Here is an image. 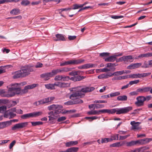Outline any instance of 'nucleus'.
I'll return each mask as SVG.
<instances>
[{
    "instance_id": "f257e3e1",
    "label": "nucleus",
    "mask_w": 152,
    "mask_h": 152,
    "mask_svg": "<svg viewBox=\"0 0 152 152\" xmlns=\"http://www.w3.org/2000/svg\"><path fill=\"white\" fill-rule=\"evenodd\" d=\"M19 85V84L17 83L11 84L8 88L7 92L5 94V96L7 97H10L13 96L16 94L22 95L25 94L28 92V90L31 89L36 87L38 86V84H33L28 85L25 86L23 89H21Z\"/></svg>"
},
{
    "instance_id": "f03ea898",
    "label": "nucleus",
    "mask_w": 152,
    "mask_h": 152,
    "mask_svg": "<svg viewBox=\"0 0 152 152\" xmlns=\"http://www.w3.org/2000/svg\"><path fill=\"white\" fill-rule=\"evenodd\" d=\"M63 106L61 105L53 104L48 107V109L49 110H54L55 114L57 115L59 113L65 114L69 112L68 110L63 109Z\"/></svg>"
},
{
    "instance_id": "7ed1b4c3",
    "label": "nucleus",
    "mask_w": 152,
    "mask_h": 152,
    "mask_svg": "<svg viewBox=\"0 0 152 152\" xmlns=\"http://www.w3.org/2000/svg\"><path fill=\"white\" fill-rule=\"evenodd\" d=\"M79 87H80V86L76 88H73V89L72 91L73 92L69 96L70 99L74 101L76 99L82 98L85 96V94L77 90V88Z\"/></svg>"
},
{
    "instance_id": "20e7f679",
    "label": "nucleus",
    "mask_w": 152,
    "mask_h": 152,
    "mask_svg": "<svg viewBox=\"0 0 152 152\" xmlns=\"http://www.w3.org/2000/svg\"><path fill=\"white\" fill-rule=\"evenodd\" d=\"M84 61L85 60L83 59H73L67 61H63L60 63V66H64L70 65H77L83 63Z\"/></svg>"
},
{
    "instance_id": "39448f33",
    "label": "nucleus",
    "mask_w": 152,
    "mask_h": 152,
    "mask_svg": "<svg viewBox=\"0 0 152 152\" xmlns=\"http://www.w3.org/2000/svg\"><path fill=\"white\" fill-rule=\"evenodd\" d=\"M42 113H43L42 111L34 112L24 114L21 115L20 117L22 119H26L30 118L36 117L41 115Z\"/></svg>"
},
{
    "instance_id": "423d86ee",
    "label": "nucleus",
    "mask_w": 152,
    "mask_h": 152,
    "mask_svg": "<svg viewBox=\"0 0 152 152\" xmlns=\"http://www.w3.org/2000/svg\"><path fill=\"white\" fill-rule=\"evenodd\" d=\"M132 109V106H129L120 108H116V114L120 115L122 114L126 113Z\"/></svg>"
},
{
    "instance_id": "0eeeda50",
    "label": "nucleus",
    "mask_w": 152,
    "mask_h": 152,
    "mask_svg": "<svg viewBox=\"0 0 152 152\" xmlns=\"http://www.w3.org/2000/svg\"><path fill=\"white\" fill-rule=\"evenodd\" d=\"M152 141L151 138H146L134 141L135 145L137 146L143 145L148 143Z\"/></svg>"
},
{
    "instance_id": "6e6552de",
    "label": "nucleus",
    "mask_w": 152,
    "mask_h": 152,
    "mask_svg": "<svg viewBox=\"0 0 152 152\" xmlns=\"http://www.w3.org/2000/svg\"><path fill=\"white\" fill-rule=\"evenodd\" d=\"M20 70L24 77L29 75L30 74V72L33 71L32 69L28 66L22 67Z\"/></svg>"
},
{
    "instance_id": "1a4fd4ad",
    "label": "nucleus",
    "mask_w": 152,
    "mask_h": 152,
    "mask_svg": "<svg viewBox=\"0 0 152 152\" xmlns=\"http://www.w3.org/2000/svg\"><path fill=\"white\" fill-rule=\"evenodd\" d=\"M137 101L135 104L138 107H142L144 105V99L143 96H139L136 98Z\"/></svg>"
},
{
    "instance_id": "9d476101",
    "label": "nucleus",
    "mask_w": 152,
    "mask_h": 152,
    "mask_svg": "<svg viewBox=\"0 0 152 152\" xmlns=\"http://www.w3.org/2000/svg\"><path fill=\"white\" fill-rule=\"evenodd\" d=\"M28 124L27 122L19 123L14 125L12 128V130H15L17 129H20L26 127Z\"/></svg>"
},
{
    "instance_id": "9b49d317",
    "label": "nucleus",
    "mask_w": 152,
    "mask_h": 152,
    "mask_svg": "<svg viewBox=\"0 0 152 152\" xmlns=\"http://www.w3.org/2000/svg\"><path fill=\"white\" fill-rule=\"evenodd\" d=\"M55 99V97L54 96L44 98L38 101V104H44L48 103L53 101Z\"/></svg>"
},
{
    "instance_id": "f8f14e48",
    "label": "nucleus",
    "mask_w": 152,
    "mask_h": 152,
    "mask_svg": "<svg viewBox=\"0 0 152 152\" xmlns=\"http://www.w3.org/2000/svg\"><path fill=\"white\" fill-rule=\"evenodd\" d=\"M140 124V122H136L135 121L131 122L130 124L132 126L131 128L132 129L134 130L141 129V128L139 126Z\"/></svg>"
},
{
    "instance_id": "ddd939ff",
    "label": "nucleus",
    "mask_w": 152,
    "mask_h": 152,
    "mask_svg": "<svg viewBox=\"0 0 152 152\" xmlns=\"http://www.w3.org/2000/svg\"><path fill=\"white\" fill-rule=\"evenodd\" d=\"M142 65V64L141 63L132 64L127 66V68L130 69H134L140 67Z\"/></svg>"
},
{
    "instance_id": "4468645a",
    "label": "nucleus",
    "mask_w": 152,
    "mask_h": 152,
    "mask_svg": "<svg viewBox=\"0 0 152 152\" xmlns=\"http://www.w3.org/2000/svg\"><path fill=\"white\" fill-rule=\"evenodd\" d=\"M95 89V88L93 87H86L83 88L80 90H78L79 91H80L81 92L87 93L89 92H91L94 91Z\"/></svg>"
},
{
    "instance_id": "2eb2a0df",
    "label": "nucleus",
    "mask_w": 152,
    "mask_h": 152,
    "mask_svg": "<svg viewBox=\"0 0 152 152\" xmlns=\"http://www.w3.org/2000/svg\"><path fill=\"white\" fill-rule=\"evenodd\" d=\"M41 77L42 78L45 80H47L50 79V77H53L50 72L42 74L41 75Z\"/></svg>"
},
{
    "instance_id": "dca6fc26",
    "label": "nucleus",
    "mask_w": 152,
    "mask_h": 152,
    "mask_svg": "<svg viewBox=\"0 0 152 152\" xmlns=\"http://www.w3.org/2000/svg\"><path fill=\"white\" fill-rule=\"evenodd\" d=\"M116 108L102 110V113H107L108 114H113L116 113Z\"/></svg>"
},
{
    "instance_id": "f3484780",
    "label": "nucleus",
    "mask_w": 152,
    "mask_h": 152,
    "mask_svg": "<svg viewBox=\"0 0 152 152\" xmlns=\"http://www.w3.org/2000/svg\"><path fill=\"white\" fill-rule=\"evenodd\" d=\"M133 59V58L131 55H129L124 56V62L125 64L128 63L129 62H132L133 60L131 61V60Z\"/></svg>"
},
{
    "instance_id": "a211bd4d",
    "label": "nucleus",
    "mask_w": 152,
    "mask_h": 152,
    "mask_svg": "<svg viewBox=\"0 0 152 152\" xmlns=\"http://www.w3.org/2000/svg\"><path fill=\"white\" fill-rule=\"evenodd\" d=\"M85 77L82 76H77L71 77L70 78V80L74 81H78L82 80L85 78Z\"/></svg>"
},
{
    "instance_id": "6ab92c4d",
    "label": "nucleus",
    "mask_w": 152,
    "mask_h": 152,
    "mask_svg": "<svg viewBox=\"0 0 152 152\" xmlns=\"http://www.w3.org/2000/svg\"><path fill=\"white\" fill-rule=\"evenodd\" d=\"M111 77V73H108L107 74H102L98 76V78L99 79H106Z\"/></svg>"
},
{
    "instance_id": "aec40b11",
    "label": "nucleus",
    "mask_w": 152,
    "mask_h": 152,
    "mask_svg": "<svg viewBox=\"0 0 152 152\" xmlns=\"http://www.w3.org/2000/svg\"><path fill=\"white\" fill-rule=\"evenodd\" d=\"M150 89V87L140 88L137 89V91L141 93H143L149 91Z\"/></svg>"
},
{
    "instance_id": "412c9836",
    "label": "nucleus",
    "mask_w": 152,
    "mask_h": 152,
    "mask_svg": "<svg viewBox=\"0 0 152 152\" xmlns=\"http://www.w3.org/2000/svg\"><path fill=\"white\" fill-rule=\"evenodd\" d=\"M56 37L57 39H54V40L55 41L66 40L64 36L62 34H58L56 35Z\"/></svg>"
},
{
    "instance_id": "4be33fe9",
    "label": "nucleus",
    "mask_w": 152,
    "mask_h": 152,
    "mask_svg": "<svg viewBox=\"0 0 152 152\" xmlns=\"http://www.w3.org/2000/svg\"><path fill=\"white\" fill-rule=\"evenodd\" d=\"M24 76L20 70H18L15 72V74L13 76V78L17 79L19 78L24 77Z\"/></svg>"
},
{
    "instance_id": "5701e85b",
    "label": "nucleus",
    "mask_w": 152,
    "mask_h": 152,
    "mask_svg": "<svg viewBox=\"0 0 152 152\" xmlns=\"http://www.w3.org/2000/svg\"><path fill=\"white\" fill-rule=\"evenodd\" d=\"M11 121L0 123L1 129H3L7 126H8L11 124Z\"/></svg>"
},
{
    "instance_id": "b1692460",
    "label": "nucleus",
    "mask_w": 152,
    "mask_h": 152,
    "mask_svg": "<svg viewBox=\"0 0 152 152\" xmlns=\"http://www.w3.org/2000/svg\"><path fill=\"white\" fill-rule=\"evenodd\" d=\"M125 144L124 141H123L122 142H115L110 145V147H119L124 145Z\"/></svg>"
},
{
    "instance_id": "393cba45",
    "label": "nucleus",
    "mask_w": 152,
    "mask_h": 152,
    "mask_svg": "<svg viewBox=\"0 0 152 152\" xmlns=\"http://www.w3.org/2000/svg\"><path fill=\"white\" fill-rule=\"evenodd\" d=\"M101 113H102V110L91 111L88 112V114L90 115H99Z\"/></svg>"
},
{
    "instance_id": "a878e982",
    "label": "nucleus",
    "mask_w": 152,
    "mask_h": 152,
    "mask_svg": "<svg viewBox=\"0 0 152 152\" xmlns=\"http://www.w3.org/2000/svg\"><path fill=\"white\" fill-rule=\"evenodd\" d=\"M127 72L126 71H117L114 72L113 73H111V76L113 75L115 76H116L118 75H120L123 74L124 73H127Z\"/></svg>"
},
{
    "instance_id": "bb28decb",
    "label": "nucleus",
    "mask_w": 152,
    "mask_h": 152,
    "mask_svg": "<svg viewBox=\"0 0 152 152\" xmlns=\"http://www.w3.org/2000/svg\"><path fill=\"white\" fill-rule=\"evenodd\" d=\"M78 142L77 141H70L66 143V147H70L77 144Z\"/></svg>"
},
{
    "instance_id": "cd10ccee",
    "label": "nucleus",
    "mask_w": 152,
    "mask_h": 152,
    "mask_svg": "<svg viewBox=\"0 0 152 152\" xmlns=\"http://www.w3.org/2000/svg\"><path fill=\"white\" fill-rule=\"evenodd\" d=\"M11 14H13L14 15H18L20 14V10L18 9H12L10 12Z\"/></svg>"
},
{
    "instance_id": "c85d7f7f",
    "label": "nucleus",
    "mask_w": 152,
    "mask_h": 152,
    "mask_svg": "<svg viewBox=\"0 0 152 152\" xmlns=\"http://www.w3.org/2000/svg\"><path fill=\"white\" fill-rule=\"evenodd\" d=\"M151 74V73H137V78L144 77L149 75Z\"/></svg>"
},
{
    "instance_id": "c756f323",
    "label": "nucleus",
    "mask_w": 152,
    "mask_h": 152,
    "mask_svg": "<svg viewBox=\"0 0 152 152\" xmlns=\"http://www.w3.org/2000/svg\"><path fill=\"white\" fill-rule=\"evenodd\" d=\"M45 86L46 88L49 90H54L55 89L53 84L48 83L45 84Z\"/></svg>"
},
{
    "instance_id": "7c9ffc66",
    "label": "nucleus",
    "mask_w": 152,
    "mask_h": 152,
    "mask_svg": "<svg viewBox=\"0 0 152 152\" xmlns=\"http://www.w3.org/2000/svg\"><path fill=\"white\" fill-rule=\"evenodd\" d=\"M127 99V97L126 95L119 96L117 98V100L120 101H125Z\"/></svg>"
},
{
    "instance_id": "2f4dec72",
    "label": "nucleus",
    "mask_w": 152,
    "mask_h": 152,
    "mask_svg": "<svg viewBox=\"0 0 152 152\" xmlns=\"http://www.w3.org/2000/svg\"><path fill=\"white\" fill-rule=\"evenodd\" d=\"M78 149L77 147H72L66 150L65 152H77Z\"/></svg>"
},
{
    "instance_id": "473e14b6",
    "label": "nucleus",
    "mask_w": 152,
    "mask_h": 152,
    "mask_svg": "<svg viewBox=\"0 0 152 152\" xmlns=\"http://www.w3.org/2000/svg\"><path fill=\"white\" fill-rule=\"evenodd\" d=\"M61 73H64L68 72L72 70V68L67 67H64L60 68Z\"/></svg>"
},
{
    "instance_id": "72a5a7b5",
    "label": "nucleus",
    "mask_w": 152,
    "mask_h": 152,
    "mask_svg": "<svg viewBox=\"0 0 152 152\" xmlns=\"http://www.w3.org/2000/svg\"><path fill=\"white\" fill-rule=\"evenodd\" d=\"M84 66L85 69H87L89 68L95 67L97 66V65L96 64L89 63L85 64Z\"/></svg>"
},
{
    "instance_id": "f704fd0d",
    "label": "nucleus",
    "mask_w": 152,
    "mask_h": 152,
    "mask_svg": "<svg viewBox=\"0 0 152 152\" xmlns=\"http://www.w3.org/2000/svg\"><path fill=\"white\" fill-rule=\"evenodd\" d=\"M152 56V53H148L146 54H141L139 55L138 57H148Z\"/></svg>"
},
{
    "instance_id": "c9c22d12",
    "label": "nucleus",
    "mask_w": 152,
    "mask_h": 152,
    "mask_svg": "<svg viewBox=\"0 0 152 152\" xmlns=\"http://www.w3.org/2000/svg\"><path fill=\"white\" fill-rule=\"evenodd\" d=\"M115 57L111 56L105 59V61L107 62H113L115 60Z\"/></svg>"
},
{
    "instance_id": "e433bc0d",
    "label": "nucleus",
    "mask_w": 152,
    "mask_h": 152,
    "mask_svg": "<svg viewBox=\"0 0 152 152\" xmlns=\"http://www.w3.org/2000/svg\"><path fill=\"white\" fill-rule=\"evenodd\" d=\"M81 71H73L72 72H70L69 73V75L70 76H75L80 74V73Z\"/></svg>"
},
{
    "instance_id": "4c0bfd02",
    "label": "nucleus",
    "mask_w": 152,
    "mask_h": 152,
    "mask_svg": "<svg viewBox=\"0 0 152 152\" xmlns=\"http://www.w3.org/2000/svg\"><path fill=\"white\" fill-rule=\"evenodd\" d=\"M118 134H115L113 135H112L111 137V138H110V140H111V142L113 140H118Z\"/></svg>"
},
{
    "instance_id": "58836bf2",
    "label": "nucleus",
    "mask_w": 152,
    "mask_h": 152,
    "mask_svg": "<svg viewBox=\"0 0 152 152\" xmlns=\"http://www.w3.org/2000/svg\"><path fill=\"white\" fill-rule=\"evenodd\" d=\"M111 140H110V138H102L100 140V142L102 143H107L108 142H111Z\"/></svg>"
},
{
    "instance_id": "ea45409f",
    "label": "nucleus",
    "mask_w": 152,
    "mask_h": 152,
    "mask_svg": "<svg viewBox=\"0 0 152 152\" xmlns=\"http://www.w3.org/2000/svg\"><path fill=\"white\" fill-rule=\"evenodd\" d=\"M30 3V2L28 0H23L21 2V4L24 6H26Z\"/></svg>"
},
{
    "instance_id": "a19ab883",
    "label": "nucleus",
    "mask_w": 152,
    "mask_h": 152,
    "mask_svg": "<svg viewBox=\"0 0 152 152\" xmlns=\"http://www.w3.org/2000/svg\"><path fill=\"white\" fill-rule=\"evenodd\" d=\"M70 83H64L61 82V88H65L68 87L70 86Z\"/></svg>"
},
{
    "instance_id": "79ce46f5",
    "label": "nucleus",
    "mask_w": 152,
    "mask_h": 152,
    "mask_svg": "<svg viewBox=\"0 0 152 152\" xmlns=\"http://www.w3.org/2000/svg\"><path fill=\"white\" fill-rule=\"evenodd\" d=\"M31 123L32 126H34L42 125L43 124V123L41 121L31 122Z\"/></svg>"
},
{
    "instance_id": "37998d69",
    "label": "nucleus",
    "mask_w": 152,
    "mask_h": 152,
    "mask_svg": "<svg viewBox=\"0 0 152 152\" xmlns=\"http://www.w3.org/2000/svg\"><path fill=\"white\" fill-rule=\"evenodd\" d=\"M98 118V117L96 116H94L92 117H86L85 118L88 119L89 121H91L93 120L96 119Z\"/></svg>"
},
{
    "instance_id": "c03bdc74",
    "label": "nucleus",
    "mask_w": 152,
    "mask_h": 152,
    "mask_svg": "<svg viewBox=\"0 0 152 152\" xmlns=\"http://www.w3.org/2000/svg\"><path fill=\"white\" fill-rule=\"evenodd\" d=\"M120 94V93L119 91H117L113 93H111L110 94V96L111 97L118 96Z\"/></svg>"
},
{
    "instance_id": "a18cd8bd",
    "label": "nucleus",
    "mask_w": 152,
    "mask_h": 152,
    "mask_svg": "<svg viewBox=\"0 0 152 152\" xmlns=\"http://www.w3.org/2000/svg\"><path fill=\"white\" fill-rule=\"evenodd\" d=\"M126 144L127 146L128 147L132 146L135 145L134 141H132L131 142H127Z\"/></svg>"
},
{
    "instance_id": "49530a36",
    "label": "nucleus",
    "mask_w": 152,
    "mask_h": 152,
    "mask_svg": "<svg viewBox=\"0 0 152 152\" xmlns=\"http://www.w3.org/2000/svg\"><path fill=\"white\" fill-rule=\"evenodd\" d=\"M149 63H148V62L145 61L144 62L143 64L141 66L142 68H146L149 67Z\"/></svg>"
},
{
    "instance_id": "de8ad7c7",
    "label": "nucleus",
    "mask_w": 152,
    "mask_h": 152,
    "mask_svg": "<svg viewBox=\"0 0 152 152\" xmlns=\"http://www.w3.org/2000/svg\"><path fill=\"white\" fill-rule=\"evenodd\" d=\"M73 6L74 7V8H72L73 10L77 9L83 7V6H82L81 4H75Z\"/></svg>"
},
{
    "instance_id": "09e8293b",
    "label": "nucleus",
    "mask_w": 152,
    "mask_h": 152,
    "mask_svg": "<svg viewBox=\"0 0 152 152\" xmlns=\"http://www.w3.org/2000/svg\"><path fill=\"white\" fill-rule=\"evenodd\" d=\"M74 101L75 104H80L83 102V101L82 100L80 99H76Z\"/></svg>"
},
{
    "instance_id": "8fccbe9b",
    "label": "nucleus",
    "mask_w": 152,
    "mask_h": 152,
    "mask_svg": "<svg viewBox=\"0 0 152 152\" xmlns=\"http://www.w3.org/2000/svg\"><path fill=\"white\" fill-rule=\"evenodd\" d=\"M64 104L67 105L75 104L74 100H70L64 103Z\"/></svg>"
},
{
    "instance_id": "3c124183",
    "label": "nucleus",
    "mask_w": 152,
    "mask_h": 152,
    "mask_svg": "<svg viewBox=\"0 0 152 152\" xmlns=\"http://www.w3.org/2000/svg\"><path fill=\"white\" fill-rule=\"evenodd\" d=\"M70 77L68 76H62V77L61 81H68L70 79Z\"/></svg>"
},
{
    "instance_id": "603ef678",
    "label": "nucleus",
    "mask_w": 152,
    "mask_h": 152,
    "mask_svg": "<svg viewBox=\"0 0 152 152\" xmlns=\"http://www.w3.org/2000/svg\"><path fill=\"white\" fill-rule=\"evenodd\" d=\"M109 54L108 53H102L99 54V56L101 57H107L109 55Z\"/></svg>"
},
{
    "instance_id": "864d4df0",
    "label": "nucleus",
    "mask_w": 152,
    "mask_h": 152,
    "mask_svg": "<svg viewBox=\"0 0 152 152\" xmlns=\"http://www.w3.org/2000/svg\"><path fill=\"white\" fill-rule=\"evenodd\" d=\"M62 75H57L54 78V80L55 81H61L62 79Z\"/></svg>"
},
{
    "instance_id": "5fc2aeb1",
    "label": "nucleus",
    "mask_w": 152,
    "mask_h": 152,
    "mask_svg": "<svg viewBox=\"0 0 152 152\" xmlns=\"http://www.w3.org/2000/svg\"><path fill=\"white\" fill-rule=\"evenodd\" d=\"M139 80H136L133 81H131L129 82V85H132L134 84H136L138 83L139 82Z\"/></svg>"
},
{
    "instance_id": "6e6d98bb",
    "label": "nucleus",
    "mask_w": 152,
    "mask_h": 152,
    "mask_svg": "<svg viewBox=\"0 0 152 152\" xmlns=\"http://www.w3.org/2000/svg\"><path fill=\"white\" fill-rule=\"evenodd\" d=\"M130 135L129 134H128L127 135H126L124 136H119V140H124L126 138H127V137L130 136Z\"/></svg>"
},
{
    "instance_id": "4d7b16f0",
    "label": "nucleus",
    "mask_w": 152,
    "mask_h": 152,
    "mask_svg": "<svg viewBox=\"0 0 152 152\" xmlns=\"http://www.w3.org/2000/svg\"><path fill=\"white\" fill-rule=\"evenodd\" d=\"M144 99L145 101L150 100L152 98V97L151 95H149L145 97L143 96Z\"/></svg>"
},
{
    "instance_id": "13d9d810",
    "label": "nucleus",
    "mask_w": 152,
    "mask_h": 152,
    "mask_svg": "<svg viewBox=\"0 0 152 152\" xmlns=\"http://www.w3.org/2000/svg\"><path fill=\"white\" fill-rule=\"evenodd\" d=\"M7 109V107L5 106H3L0 107V112H3L5 111Z\"/></svg>"
},
{
    "instance_id": "bf43d9fd",
    "label": "nucleus",
    "mask_w": 152,
    "mask_h": 152,
    "mask_svg": "<svg viewBox=\"0 0 152 152\" xmlns=\"http://www.w3.org/2000/svg\"><path fill=\"white\" fill-rule=\"evenodd\" d=\"M66 119L65 117L62 116L59 118L57 120L58 122H60L65 121Z\"/></svg>"
},
{
    "instance_id": "052dcab7",
    "label": "nucleus",
    "mask_w": 152,
    "mask_h": 152,
    "mask_svg": "<svg viewBox=\"0 0 152 152\" xmlns=\"http://www.w3.org/2000/svg\"><path fill=\"white\" fill-rule=\"evenodd\" d=\"M21 18H22V17L20 15H19V16H15V17H10V18H8V19H17L18 20H20L21 19Z\"/></svg>"
},
{
    "instance_id": "680f3d73",
    "label": "nucleus",
    "mask_w": 152,
    "mask_h": 152,
    "mask_svg": "<svg viewBox=\"0 0 152 152\" xmlns=\"http://www.w3.org/2000/svg\"><path fill=\"white\" fill-rule=\"evenodd\" d=\"M111 17L114 19H117L123 17V16L122 15L120 16H116V15H111Z\"/></svg>"
},
{
    "instance_id": "e2e57ef3",
    "label": "nucleus",
    "mask_w": 152,
    "mask_h": 152,
    "mask_svg": "<svg viewBox=\"0 0 152 152\" xmlns=\"http://www.w3.org/2000/svg\"><path fill=\"white\" fill-rule=\"evenodd\" d=\"M107 101L105 100H96L94 102V103H107Z\"/></svg>"
},
{
    "instance_id": "0e129e2a",
    "label": "nucleus",
    "mask_w": 152,
    "mask_h": 152,
    "mask_svg": "<svg viewBox=\"0 0 152 152\" xmlns=\"http://www.w3.org/2000/svg\"><path fill=\"white\" fill-rule=\"evenodd\" d=\"M95 107L96 109H98L104 107V105L102 104H96L95 105Z\"/></svg>"
},
{
    "instance_id": "69168bd1",
    "label": "nucleus",
    "mask_w": 152,
    "mask_h": 152,
    "mask_svg": "<svg viewBox=\"0 0 152 152\" xmlns=\"http://www.w3.org/2000/svg\"><path fill=\"white\" fill-rule=\"evenodd\" d=\"M141 149L142 148H137L134 150H132L128 152H140Z\"/></svg>"
},
{
    "instance_id": "338daca9",
    "label": "nucleus",
    "mask_w": 152,
    "mask_h": 152,
    "mask_svg": "<svg viewBox=\"0 0 152 152\" xmlns=\"http://www.w3.org/2000/svg\"><path fill=\"white\" fill-rule=\"evenodd\" d=\"M16 143V141L14 140L12 141V142L10 143L9 146V148L10 149H12L14 145Z\"/></svg>"
},
{
    "instance_id": "774afa93",
    "label": "nucleus",
    "mask_w": 152,
    "mask_h": 152,
    "mask_svg": "<svg viewBox=\"0 0 152 152\" xmlns=\"http://www.w3.org/2000/svg\"><path fill=\"white\" fill-rule=\"evenodd\" d=\"M129 77L132 78H137V74L129 75Z\"/></svg>"
}]
</instances>
